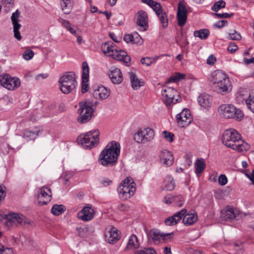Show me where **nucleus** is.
I'll use <instances>...</instances> for the list:
<instances>
[{
	"mask_svg": "<svg viewBox=\"0 0 254 254\" xmlns=\"http://www.w3.org/2000/svg\"><path fill=\"white\" fill-rule=\"evenodd\" d=\"M222 140L224 145L238 152L246 151L250 147L249 145L241 139V134L234 129L225 130Z\"/></svg>",
	"mask_w": 254,
	"mask_h": 254,
	"instance_id": "nucleus-1",
	"label": "nucleus"
},
{
	"mask_svg": "<svg viewBox=\"0 0 254 254\" xmlns=\"http://www.w3.org/2000/svg\"><path fill=\"white\" fill-rule=\"evenodd\" d=\"M120 152V143L112 141L106 146L100 156V163L104 166H113L117 162Z\"/></svg>",
	"mask_w": 254,
	"mask_h": 254,
	"instance_id": "nucleus-2",
	"label": "nucleus"
},
{
	"mask_svg": "<svg viewBox=\"0 0 254 254\" xmlns=\"http://www.w3.org/2000/svg\"><path fill=\"white\" fill-rule=\"evenodd\" d=\"M182 219L183 223L186 226H190L197 221L198 216L196 212L187 213V209H183L172 216L166 219L165 223L168 226H173L177 224Z\"/></svg>",
	"mask_w": 254,
	"mask_h": 254,
	"instance_id": "nucleus-3",
	"label": "nucleus"
},
{
	"mask_svg": "<svg viewBox=\"0 0 254 254\" xmlns=\"http://www.w3.org/2000/svg\"><path fill=\"white\" fill-rule=\"evenodd\" d=\"M211 81L213 84L216 85L218 91L221 93L229 92L232 90V86L228 76L221 70H217L212 72Z\"/></svg>",
	"mask_w": 254,
	"mask_h": 254,
	"instance_id": "nucleus-4",
	"label": "nucleus"
},
{
	"mask_svg": "<svg viewBox=\"0 0 254 254\" xmlns=\"http://www.w3.org/2000/svg\"><path fill=\"white\" fill-rule=\"evenodd\" d=\"M60 89L64 94L71 92L77 86L75 74L73 72H65L59 79Z\"/></svg>",
	"mask_w": 254,
	"mask_h": 254,
	"instance_id": "nucleus-5",
	"label": "nucleus"
},
{
	"mask_svg": "<svg viewBox=\"0 0 254 254\" xmlns=\"http://www.w3.org/2000/svg\"><path fill=\"white\" fill-rule=\"evenodd\" d=\"M218 112L221 116L225 118L234 119L237 121H241L244 118L242 111L232 104L221 105L218 109Z\"/></svg>",
	"mask_w": 254,
	"mask_h": 254,
	"instance_id": "nucleus-6",
	"label": "nucleus"
},
{
	"mask_svg": "<svg viewBox=\"0 0 254 254\" xmlns=\"http://www.w3.org/2000/svg\"><path fill=\"white\" fill-rule=\"evenodd\" d=\"M99 134V131L97 129L91 130L84 134L79 135L77 141L83 148L90 149L98 144Z\"/></svg>",
	"mask_w": 254,
	"mask_h": 254,
	"instance_id": "nucleus-7",
	"label": "nucleus"
},
{
	"mask_svg": "<svg viewBox=\"0 0 254 254\" xmlns=\"http://www.w3.org/2000/svg\"><path fill=\"white\" fill-rule=\"evenodd\" d=\"M135 183L131 178H127L122 181L118 188L119 197L122 200H126L131 197L135 191Z\"/></svg>",
	"mask_w": 254,
	"mask_h": 254,
	"instance_id": "nucleus-8",
	"label": "nucleus"
},
{
	"mask_svg": "<svg viewBox=\"0 0 254 254\" xmlns=\"http://www.w3.org/2000/svg\"><path fill=\"white\" fill-rule=\"evenodd\" d=\"M79 106L78 112L79 116L77 120L81 124H85L91 119L93 114L92 103L87 101L81 102L79 103Z\"/></svg>",
	"mask_w": 254,
	"mask_h": 254,
	"instance_id": "nucleus-9",
	"label": "nucleus"
},
{
	"mask_svg": "<svg viewBox=\"0 0 254 254\" xmlns=\"http://www.w3.org/2000/svg\"><path fill=\"white\" fill-rule=\"evenodd\" d=\"M0 83L2 86L9 90H14L18 88L20 84V79L16 77H12L8 74L0 76Z\"/></svg>",
	"mask_w": 254,
	"mask_h": 254,
	"instance_id": "nucleus-10",
	"label": "nucleus"
},
{
	"mask_svg": "<svg viewBox=\"0 0 254 254\" xmlns=\"http://www.w3.org/2000/svg\"><path fill=\"white\" fill-rule=\"evenodd\" d=\"M154 136V130L151 128L147 127L135 133L134 139L138 143L145 144L152 140Z\"/></svg>",
	"mask_w": 254,
	"mask_h": 254,
	"instance_id": "nucleus-11",
	"label": "nucleus"
},
{
	"mask_svg": "<svg viewBox=\"0 0 254 254\" xmlns=\"http://www.w3.org/2000/svg\"><path fill=\"white\" fill-rule=\"evenodd\" d=\"M6 219V224L8 226H12L13 225L25 226L26 224H30L31 223L23 215L15 213L7 215Z\"/></svg>",
	"mask_w": 254,
	"mask_h": 254,
	"instance_id": "nucleus-12",
	"label": "nucleus"
},
{
	"mask_svg": "<svg viewBox=\"0 0 254 254\" xmlns=\"http://www.w3.org/2000/svg\"><path fill=\"white\" fill-rule=\"evenodd\" d=\"M176 94L177 91L171 87H166L162 90V95L165 98V104L168 108H169L172 103L175 104L179 102L180 97L178 96V98L175 99Z\"/></svg>",
	"mask_w": 254,
	"mask_h": 254,
	"instance_id": "nucleus-13",
	"label": "nucleus"
},
{
	"mask_svg": "<svg viewBox=\"0 0 254 254\" xmlns=\"http://www.w3.org/2000/svg\"><path fill=\"white\" fill-rule=\"evenodd\" d=\"M52 196L51 189L48 187H43L39 190L37 200L39 205L47 204L50 201Z\"/></svg>",
	"mask_w": 254,
	"mask_h": 254,
	"instance_id": "nucleus-14",
	"label": "nucleus"
},
{
	"mask_svg": "<svg viewBox=\"0 0 254 254\" xmlns=\"http://www.w3.org/2000/svg\"><path fill=\"white\" fill-rule=\"evenodd\" d=\"M176 119L178 125L181 127L188 126L191 122V117L190 111L187 109H184L177 115Z\"/></svg>",
	"mask_w": 254,
	"mask_h": 254,
	"instance_id": "nucleus-15",
	"label": "nucleus"
},
{
	"mask_svg": "<svg viewBox=\"0 0 254 254\" xmlns=\"http://www.w3.org/2000/svg\"><path fill=\"white\" fill-rule=\"evenodd\" d=\"M94 210L91 206L84 207L77 214L78 219L85 221H89L94 217Z\"/></svg>",
	"mask_w": 254,
	"mask_h": 254,
	"instance_id": "nucleus-16",
	"label": "nucleus"
},
{
	"mask_svg": "<svg viewBox=\"0 0 254 254\" xmlns=\"http://www.w3.org/2000/svg\"><path fill=\"white\" fill-rule=\"evenodd\" d=\"M188 11L185 6L181 2H179L178 5L177 17L178 24L179 26H184L187 19Z\"/></svg>",
	"mask_w": 254,
	"mask_h": 254,
	"instance_id": "nucleus-17",
	"label": "nucleus"
},
{
	"mask_svg": "<svg viewBox=\"0 0 254 254\" xmlns=\"http://www.w3.org/2000/svg\"><path fill=\"white\" fill-rule=\"evenodd\" d=\"M89 66L87 62L82 63V87L81 91L83 93L86 92L89 88L87 82L89 80Z\"/></svg>",
	"mask_w": 254,
	"mask_h": 254,
	"instance_id": "nucleus-18",
	"label": "nucleus"
},
{
	"mask_svg": "<svg viewBox=\"0 0 254 254\" xmlns=\"http://www.w3.org/2000/svg\"><path fill=\"white\" fill-rule=\"evenodd\" d=\"M110 57H112L113 59L122 61L126 63L127 65L130 63L131 61L130 57L127 54V53L123 50H117L116 49L113 54H110Z\"/></svg>",
	"mask_w": 254,
	"mask_h": 254,
	"instance_id": "nucleus-19",
	"label": "nucleus"
},
{
	"mask_svg": "<svg viewBox=\"0 0 254 254\" xmlns=\"http://www.w3.org/2000/svg\"><path fill=\"white\" fill-rule=\"evenodd\" d=\"M110 57H112L113 59L122 61L126 63L127 65L130 63L131 61L130 57L127 54V53L123 50H117L116 49L113 54H110Z\"/></svg>",
	"mask_w": 254,
	"mask_h": 254,
	"instance_id": "nucleus-20",
	"label": "nucleus"
},
{
	"mask_svg": "<svg viewBox=\"0 0 254 254\" xmlns=\"http://www.w3.org/2000/svg\"><path fill=\"white\" fill-rule=\"evenodd\" d=\"M160 159L161 163L166 166L172 165L174 162L173 154L170 151L166 149L160 152Z\"/></svg>",
	"mask_w": 254,
	"mask_h": 254,
	"instance_id": "nucleus-21",
	"label": "nucleus"
},
{
	"mask_svg": "<svg viewBox=\"0 0 254 254\" xmlns=\"http://www.w3.org/2000/svg\"><path fill=\"white\" fill-rule=\"evenodd\" d=\"M136 24L143 28V31L146 30L148 27V15L146 11L141 10L137 12Z\"/></svg>",
	"mask_w": 254,
	"mask_h": 254,
	"instance_id": "nucleus-22",
	"label": "nucleus"
},
{
	"mask_svg": "<svg viewBox=\"0 0 254 254\" xmlns=\"http://www.w3.org/2000/svg\"><path fill=\"white\" fill-rule=\"evenodd\" d=\"M237 211L232 207H226L221 210V218L222 220L231 221L236 218Z\"/></svg>",
	"mask_w": 254,
	"mask_h": 254,
	"instance_id": "nucleus-23",
	"label": "nucleus"
},
{
	"mask_svg": "<svg viewBox=\"0 0 254 254\" xmlns=\"http://www.w3.org/2000/svg\"><path fill=\"white\" fill-rule=\"evenodd\" d=\"M109 75L114 84H119L123 81V74L121 70L118 68L114 67L111 69Z\"/></svg>",
	"mask_w": 254,
	"mask_h": 254,
	"instance_id": "nucleus-24",
	"label": "nucleus"
},
{
	"mask_svg": "<svg viewBox=\"0 0 254 254\" xmlns=\"http://www.w3.org/2000/svg\"><path fill=\"white\" fill-rule=\"evenodd\" d=\"M105 236L108 243L114 244L120 239V232L116 228L112 227L110 230L107 232Z\"/></svg>",
	"mask_w": 254,
	"mask_h": 254,
	"instance_id": "nucleus-25",
	"label": "nucleus"
},
{
	"mask_svg": "<svg viewBox=\"0 0 254 254\" xmlns=\"http://www.w3.org/2000/svg\"><path fill=\"white\" fill-rule=\"evenodd\" d=\"M110 94V90L103 86H101L94 90L93 92V96L96 99L104 100L107 98Z\"/></svg>",
	"mask_w": 254,
	"mask_h": 254,
	"instance_id": "nucleus-26",
	"label": "nucleus"
},
{
	"mask_svg": "<svg viewBox=\"0 0 254 254\" xmlns=\"http://www.w3.org/2000/svg\"><path fill=\"white\" fill-rule=\"evenodd\" d=\"M131 83V86L134 90L138 89L141 86L144 85V82L140 81L136 76L135 73L129 71L127 73Z\"/></svg>",
	"mask_w": 254,
	"mask_h": 254,
	"instance_id": "nucleus-27",
	"label": "nucleus"
},
{
	"mask_svg": "<svg viewBox=\"0 0 254 254\" xmlns=\"http://www.w3.org/2000/svg\"><path fill=\"white\" fill-rule=\"evenodd\" d=\"M149 234L154 242H159L161 238L163 239H165L166 237L170 236L173 233H164L161 232L157 229H153L150 230Z\"/></svg>",
	"mask_w": 254,
	"mask_h": 254,
	"instance_id": "nucleus-28",
	"label": "nucleus"
},
{
	"mask_svg": "<svg viewBox=\"0 0 254 254\" xmlns=\"http://www.w3.org/2000/svg\"><path fill=\"white\" fill-rule=\"evenodd\" d=\"M140 246V244L138 239L135 235L132 234L127 242V245L125 250H135L138 249Z\"/></svg>",
	"mask_w": 254,
	"mask_h": 254,
	"instance_id": "nucleus-29",
	"label": "nucleus"
},
{
	"mask_svg": "<svg viewBox=\"0 0 254 254\" xmlns=\"http://www.w3.org/2000/svg\"><path fill=\"white\" fill-rule=\"evenodd\" d=\"M197 101L201 107L206 109L211 105L210 97L207 94H202L199 95L197 98Z\"/></svg>",
	"mask_w": 254,
	"mask_h": 254,
	"instance_id": "nucleus-30",
	"label": "nucleus"
},
{
	"mask_svg": "<svg viewBox=\"0 0 254 254\" xmlns=\"http://www.w3.org/2000/svg\"><path fill=\"white\" fill-rule=\"evenodd\" d=\"M156 14L159 17L160 21L163 28H166L168 26V21L165 12L162 9V7L156 12Z\"/></svg>",
	"mask_w": 254,
	"mask_h": 254,
	"instance_id": "nucleus-31",
	"label": "nucleus"
},
{
	"mask_svg": "<svg viewBox=\"0 0 254 254\" xmlns=\"http://www.w3.org/2000/svg\"><path fill=\"white\" fill-rule=\"evenodd\" d=\"M175 187V182L174 179L170 176L166 177L164 181L163 188L166 190L170 191L173 190Z\"/></svg>",
	"mask_w": 254,
	"mask_h": 254,
	"instance_id": "nucleus-32",
	"label": "nucleus"
},
{
	"mask_svg": "<svg viewBox=\"0 0 254 254\" xmlns=\"http://www.w3.org/2000/svg\"><path fill=\"white\" fill-rule=\"evenodd\" d=\"M62 10L65 14H69L72 9L73 2L72 0L65 2H60Z\"/></svg>",
	"mask_w": 254,
	"mask_h": 254,
	"instance_id": "nucleus-33",
	"label": "nucleus"
},
{
	"mask_svg": "<svg viewBox=\"0 0 254 254\" xmlns=\"http://www.w3.org/2000/svg\"><path fill=\"white\" fill-rule=\"evenodd\" d=\"M40 131V129L38 127L35 128L34 130H25L23 133V136L30 139H33L39 135Z\"/></svg>",
	"mask_w": 254,
	"mask_h": 254,
	"instance_id": "nucleus-34",
	"label": "nucleus"
},
{
	"mask_svg": "<svg viewBox=\"0 0 254 254\" xmlns=\"http://www.w3.org/2000/svg\"><path fill=\"white\" fill-rule=\"evenodd\" d=\"M247 107L254 113V90L249 92V96L246 99Z\"/></svg>",
	"mask_w": 254,
	"mask_h": 254,
	"instance_id": "nucleus-35",
	"label": "nucleus"
},
{
	"mask_svg": "<svg viewBox=\"0 0 254 254\" xmlns=\"http://www.w3.org/2000/svg\"><path fill=\"white\" fill-rule=\"evenodd\" d=\"M195 167V173L199 175L204 170L205 167V163L203 159L199 158L196 160L194 163Z\"/></svg>",
	"mask_w": 254,
	"mask_h": 254,
	"instance_id": "nucleus-36",
	"label": "nucleus"
},
{
	"mask_svg": "<svg viewBox=\"0 0 254 254\" xmlns=\"http://www.w3.org/2000/svg\"><path fill=\"white\" fill-rule=\"evenodd\" d=\"M210 34L209 31L207 29H202L199 30L195 31L193 35L195 37H198L200 39L205 40Z\"/></svg>",
	"mask_w": 254,
	"mask_h": 254,
	"instance_id": "nucleus-37",
	"label": "nucleus"
},
{
	"mask_svg": "<svg viewBox=\"0 0 254 254\" xmlns=\"http://www.w3.org/2000/svg\"><path fill=\"white\" fill-rule=\"evenodd\" d=\"M101 49L103 52L105 54H109L110 56V54H113L116 48L113 46V44L111 43L110 44L109 43L106 42L102 44L101 46Z\"/></svg>",
	"mask_w": 254,
	"mask_h": 254,
	"instance_id": "nucleus-38",
	"label": "nucleus"
},
{
	"mask_svg": "<svg viewBox=\"0 0 254 254\" xmlns=\"http://www.w3.org/2000/svg\"><path fill=\"white\" fill-rule=\"evenodd\" d=\"M141 1L151 7L155 12L162 7L160 3L153 0H141Z\"/></svg>",
	"mask_w": 254,
	"mask_h": 254,
	"instance_id": "nucleus-39",
	"label": "nucleus"
},
{
	"mask_svg": "<svg viewBox=\"0 0 254 254\" xmlns=\"http://www.w3.org/2000/svg\"><path fill=\"white\" fill-rule=\"evenodd\" d=\"M58 21L61 23L63 26H64L72 34L76 35V30L73 29L72 27V24L68 21L60 18L58 19Z\"/></svg>",
	"mask_w": 254,
	"mask_h": 254,
	"instance_id": "nucleus-40",
	"label": "nucleus"
},
{
	"mask_svg": "<svg viewBox=\"0 0 254 254\" xmlns=\"http://www.w3.org/2000/svg\"><path fill=\"white\" fill-rule=\"evenodd\" d=\"M65 210V207L63 205L55 204L51 209V212L55 215L58 216Z\"/></svg>",
	"mask_w": 254,
	"mask_h": 254,
	"instance_id": "nucleus-41",
	"label": "nucleus"
},
{
	"mask_svg": "<svg viewBox=\"0 0 254 254\" xmlns=\"http://www.w3.org/2000/svg\"><path fill=\"white\" fill-rule=\"evenodd\" d=\"M249 93L247 91L242 89L239 91L236 94V99L239 102H242L244 101L246 102V99L249 96Z\"/></svg>",
	"mask_w": 254,
	"mask_h": 254,
	"instance_id": "nucleus-42",
	"label": "nucleus"
},
{
	"mask_svg": "<svg viewBox=\"0 0 254 254\" xmlns=\"http://www.w3.org/2000/svg\"><path fill=\"white\" fill-rule=\"evenodd\" d=\"M13 25V32L14 37L16 38L18 40H20L21 39V36L20 35V33L19 31V29L21 27V25L19 24L18 21L14 22L12 23Z\"/></svg>",
	"mask_w": 254,
	"mask_h": 254,
	"instance_id": "nucleus-43",
	"label": "nucleus"
},
{
	"mask_svg": "<svg viewBox=\"0 0 254 254\" xmlns=\"http://www.w3.org/2000/svg\"><path fill=\"white\" fill-rule=\"evenodd\" d=\"M226 5L225 2L223 0H220L212 6L211 10L215 12H217L219 9L224 8Z\"/></svg>",
	"mask_w": 254,
	"mask_h": 254,
	"instance_id": "nucleus-44",
	"label": "nucleus"
},
{
	"mask_svg": "<svg viewBox=\"0 0 254 254\" xmlns=\"http://www.w3.org/2000/svg\"><path fill=\"white\" fill-rule=\"evenodd\" d=\"M173 200V203L179 207L183 206L184 202V198L181 195L173 196L172 197H170Z\"/></svg>",
	"mask_w": 254,
	"mask_h": 254,
	"instance_id": "nucleus-45",
	"label": "nucleus"
},
{
	"mask_svg": "<svg viewBox=\"0 0 254 254\" xmlns=\"http://www.w3.org/2000/svg\"><path fill=\"white\" fill-rule=\"evenodd\" d=\"M134 254H157L156 252L153 249L143 248L134 252Z\"/></svg>",
	"mask_w": 254,
	"mask_h": 254,
	"instance_id": "nucleus-46",
	"label": "nucleus"
},
{
	"mask_svg": "<svg viewBox=\"0 0 254 254\" xmlns=\"http://www.w3.org/2000/svg\"><path fill=\"white\" fill-rule=\"evenodd\" d=\"M158 57L153 59L149 57L142 58L140 60V62L142 64H144L146 66H149L153 63H155Z\"/></svg>",
	"mask_w": 254,
	"mask_h": 254,
	"instance_id": "nucleus-47",
	"label": "nucleus"
},
{
	"mask_svg": "<svg viewBox=\"0 0 254 254\" xmlns=\"http://www.w3.org/2000/svg\"><path fill=\"white\" fill-rule=\"evenodd\" d=\"M185 77V74L181 73H177L175 75L170 77L169 82H177L180 79H184Z\"/></svg>",
	"mask_w": 254,
	"mask_h": 254,
	"instance_id": "nucleus-48",
	"label": "nucleus"
},
{
	"mask_svg": "<svg viewBox=\"0 0 254 254\" xmlns=\"http://www.w3.org/2000/svg\"><path fill=\"white\" fill-rule=\"evenodd\" d=\"M162 134L166 140L170 142L173 141L174 139V134L173 133L165 130L162 132Z\"/></svg>",
	"mask_w": 254,
	"mask_h": 254,
	"instance_id": "nucleus-49",
	"label": "nucleus"
},
{
	"mask_svg": "<svg viewBox=\"0 0 254 254\" xmlns=\"http://www.w3.org/2000/svg\"><path fill=\"white\" fill-rule=\"evenodd\" d=\"M229 39L232 40H240L242 38L241 34L235 30L229 34Z\"/></svg>",
	"mask_w": 254,
	"mask_h": 254,
	"instance_id": "nucleus-50",
	"label": "nucleus"
},
{
	"mask_svg": "<svg viewBox=\"0 0 254 254\" xmlns=\"http://www.w3.org/2000/svg\"><path fill=\"white\" fill-rule=\"evenodd\" d=\"M6 194V188L3 186H0V204L4 200Z\"/></svg>",
	"mask_w": 254,
	"mask_h": 254,
	"instance_id": "nucleus-51",
	"label": "nucleus"
},
{
	"mask_svg": "<svg viewBox=\"0 0 254 254\" xmlns=\"http://www.w3.org/2000/svg\"><path fill=\"white\" fill-rule=\"evenodd\" d=\"M34 55L33 51L32 50H27L24 52L23 54V58L26 60H29L31 59Z\"/></svg>",
	"mask_w": 254,
	"mask_h": 254,
	"instance_id": "nucleus-52",
	"label": "nucleus"
},
{
	"mask_svg": "<svg viewBox=\"0 0 254 254\" xmlns=\"http://www.w3.org/2000/svg\"><path fill=\"white\" fill-rule=\"evenodd\" d=\"M133 36H134V38L133 39V44H137L139 45L142 44L143 42V39L137 32H134L133 34Z\"/></svg>",
	"mask_w": 254,
	"mask_h": 254,
	"instance_id": "nucleus-53",
	"label": "nucleus"
},
{
	"mask_svg": "<svg viewBox=\"0 0 254 254\" xmlns=\"http://www.w3.org/2000/svg\"><path fill=\"white\" fill-rule=\"evenodd\" d=\"M214 15H215L216 17H217L219 18H228L231 17L233 15V13H214L213 14Z\"/></svg>",
	"mask_w": 254,
	"mask_h": 254,
	"instance_id": "nucleus-54",
	"label": "nucleus"
},
{
	"mask_svg": "<svg viewBox=\"0 0 254 254\" xmlns=\"http://www.w3.org/2000/svg\"><path fill=\"white\" fill-rule=\"evenodd\" d=\"M77 233L79 236L81 237H85L86 233L88 230V228L84 227L83 228H79L77 229Z\"/></svg>",
	"mask_w": 254,
	"mask_h": 254,
	"instance_id": "nucleus-55",
	"label": "nucleus"
},
{
	"mask_svg": "<svg viewBox=\"0 0 254 254\" xmlns=\"http://www.w3.org/2000/svg\"><path fill=\"white\" fill-rule=\"evenodd\" d=\"M228 25V22L226 20H221L214 24V26L218 28H221Z\"/></svg>",
	"mask_w": 254,
	"mask_h": 254,
	"instance_id": "nucleus-56",
	"label": "nucleus"
},
{
	"mask_svg": "<svg viewBox=\"0 0 254 254\" xmlns=\"http://www.w3.org/2000/svg\"><path fill=\"white\" fill-rule=\"evenodd\" d=\"M227 178L225 175L221 174L218 178L219 184L221 186H224L227 183Z\"/></svg>",
	"mask_w": 254,
	"mask_h": 254,
	"instance_id": "nucleus-57",
	"label": "nucleus"
},
{
	"mask_svg": "<svg viewBox=\"0 0 254 254\" xmlns=\"http://www.w3.org/2000/svg\"><path fill=\"white\" fill-rule=\"evenodd\" d=\"M134 38V36H133L132 34H126L124 36V40L127 43L131 42L133 43V39Z\"/></svg>",
	"mask_w": 254,
	"mask_h": 254,
	"instance_id": "nucleus-58",
	"label": "nucleus"
},
{
	"mask_svg": "<svg viewBox=\"0 0 254 254\" xmlns=\"http://www.w3.org/2000/svg\"><path fill=\"white\" fill-rule=\"evenodd\" d=\"M238 49V46L235 43H231L227 48V50L231 53H233Z\"/></svg>",
	"mask_w": 254,
	"mask_h": 254,
	"instance_id": "nucleus-59",
	"label": "nucleus"
},
{
	"mask_svg": "<svg viewBox=\"0 0 254 254\" xmlns=\"http://www.w3.org/2000/svg\"><path fill=\"white\" fill-rule=\"evenodd\" d=\"M19 16V12L18 10H16L15 12H13L12 14V16L11 17V20L12 21V23L14 22L18 21V17Z\"/></svg>",
	"mask_w": 254,
	"mask_h": 254,
	"instance_id": "nucleus-60",
	"label": "nucleus"
},
{
	"mask_svg": "<svg viewBox=\"0 0 254 254\" xmlns=\"http://www.w3.org/2000/svg\"><path fill=\"white\" fill-rule=\"evenodd\" d=\"M216 61L215 57L213 55H211L207 58V64L209 65H213Z\"/></svg>",
	"mask_w": 254,
	"mask_h": 254,
	"instance_id": "nucleus-61",
	"label": "nucleus"
},
{
	"mask_svg": "<svg viewBox=\"0 0 254 254\" xmlns=\"http://www.w3.org/2000/svg\"><path fill=\"white\" fill-rule=\"evenodd\" d=\"M0 254H12V250L8 248H4L3 247V248L0 252Z\"/></svg>",
	"mask_w": 254,
	"mask_h": 254,
	"instance_id": "nucleus-62",
	"label": "nucleus"
},
{
	"mask_svg": "<svg viewBox=\"0 0 254 254\" xmlns=\"http://www.w3.org/2000/svg\"><path fill=\"white\" fill-rule=\"evenodd\" d=\"M242 244L241 242H235L232 244V246L234 247L236 251H239L242 249Z\"/></svg>",
	"mask_w": 254,
	"mask_h": 254,
	"instance_id": "nucleus-63",
	"label": "nucleus"
},
{
	"mask_svg": "<svg viewBox=\"0 0 254 254\" xmlns=\"http://www.w3.org/2000/svg\"><path fill=\"white\" fill-rule=\"evenodd\" d=\"M100 183L104 186H107L111 183L112 181L108 178H103L100 180Z\"/></svg>",
	"mask_w": 254,
	"mask_h": 254,
	"instance_id": "nucleus-64",
	"label": "nucleus"
}]
</instances>
